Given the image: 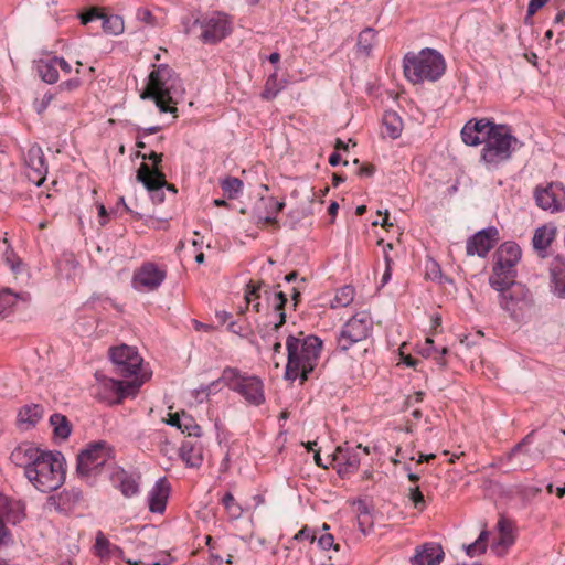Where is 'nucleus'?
Returning a JSON list of instances; mask_svg holds the SVG:
<instances>
[{
  "instance_id": "nucleus-23",
  "label": "nucleus",
  "mask_w": 565,
  "mask_h": 565,
  "mask_svg": "<svg viewBox=\"0 0 565 565\" xmlns=\"http://www.w3.org/2000/svg\"><path fill=\"white\" fill-rule=\"evenodd\" d=\"M170 486L166 478L159 479L148 494L149 510L162 513L166 509Z\"/></svg>"
},
{
  "instance_id": "nucleus-42",
  "label": "nucleus",
  "mask_w": 565,
  "mask_h": 565,
  "mask_svg": "<svg viewBox=\"0 0 565 565\" xmlns=\"http://www.w3.org/2000/svg\"><path fill=\"white\" fill-rule=\"evenodd\" d=\"M221 188L228 199H234L243 189V182L238 178L227 177L221 182Z\"/></svg>"
},
{
  "instance_id": "nucleus-31",
  "label": "nucleus",
  "mask_w": 565,
  "mask_h": 565,
  "mask_svg": "<svg viewBox=\"0 0 565 565\" xmlns=\"http://www.w3.org/2000/svg\"><path fill=\"white\" fill-rule=\"evenodd\" d=\"M43 415V408L38 404L25 405L19 412V420L23 424L35 425Z\"/></svg>"
},
{
  "instance_id": "nucleus-55",
  "label": "nucleus",
  "mask_w": 565,
  "mask_h": 565,
  "mask_svg": "<svg viewBox=\"0 0 565 565\" xmlns=\"http://www.w3.org/2000/svg\"><path fill=\"white\" fill-rule=\"evenodd\" d=\"M437 348L434 345V341L430 338H427L424 345L419 350L420 354L425 358H429L433 353H436Z\"/></svg>"
},
{
  "instance_id": "nucleus-27",
  "label": "nucleus",
  "mask_w": 565,
  "mask_h": 565,
  "mask_svg": "<svg viewBox=\"0 0 565 565\" xmlns=\"http://www.w3.org/2000/svg\"><path fill=\"white\" fill-rule=\"evenodd\" d=\"M384 136L397 139L403 130V120L396 111L388 110L383 115Z\"/></svg>"
},
{
  "instance_id": "nucleus-26",
  "label": "nucleus",
  "mask_w": 565,
  "mask_h": 565,
  "mask_svg": "<svg viewBox=\"0 0 565 565\" xmlns=\"http://www.w3.org/2000/svg\"><path fill=\"white\" fill-rule=\"evenodd\" d=\"M497 529L499 531V539L492 548L495 550V552L499 554L500 547L507 550L509 546L513 544V525L510 520L505 518H500L497 523Z\"/></svg>"
},
{
  "instance_id": "nucleus-43",
  "label": "nucleus",
  "mask_w": 565,
  "mask_h": 565,
  "mask_svg": "<svg viewBox=\"0 0 565 565\" xmlns=\"http://www.w3.org/2000/svg\"><path fill=\"white\" fill-rule=\"evenodd\" d=\"M222 504L232 519H238L243 514L242 507L235 501L231 492L223 495Z\"/></svg>"
},
{
  "instance_id": "nucleus-4",
  "label": "nucleus",
  "mask_w": 565,
  "mask_h": 565,
  "mask_svg": "<svg viewBox=\"0 0 565 565\" xmlns=\"http://www.w3.org/2000/svg\"><path fill=\"white\" fill-rule=\"evenodd\" d=\"M224 383L230 390L239 394L248 404L259 406L265 402L263 381L256 375H249L241 372L236 367H225L218 380L206 386H202L196 392V398L200 394L206 397L217 390L220 383Z\"/></svg>"
},
{
  "instance_id": "nucleus-52",
  "label": "nucleus",
  "mask_w": 565,
  "mask_h": 565,
  "mask_svg": "<svg viewBox=\"0 0 565 565\" xmlns=\"http://www.w3.org/2000/svg\"><path fill=\"white\" fill-rule=\"evenodd\" d=\"M137 157L141 158L142 160H150L153 163V167L151 169H159V163L162 161V154L157 153L154 151H151L149 154L137 152Z\"/></svg>"
},
{
  "instance_id": "nucleus-10",
  "label": "nucleus",
  "mask_w": 565,
  "mask_h": 565,
  "mask_svg": "<svg viewBox=\"0 0 565 565\" xmlns=\"http://www.w3.org/2000/svg\"><path fill=\"white\" fill-rule=\"evenodd\" d=\"M111 448L104 440L90 443L77 455L76 472L82 478L96 477L108 463Z\"/></svg>"
},
{
  "instance_id": "nucleus-54",
  "label": "nucleus",
  "mask_w": 565,
  "mask_h": 565,
  "mask_svg": "<svg viewBox=\"0 0 565 565\" xmlns=\"http://www.w3.org/2000/svg\"><path fill=\"white\" fill-rule=\"evenodd\" d=\"M466 554L470 557H473L476 555L483 554L486 552V547L476 541L467 546H465Z\"/></svg>"
},
{
  "instance_id": "nucleus-51",
  "label": "nucleus",
  "mask_w": 565,
  "mask_h": 565,
  "mask_svg": "<svg viewBox=\"0 0 565 565\" xmlns=\"http://www.w3.org/2000/svg\"><path fill=\"white\" fill-rule=\"evenodd\" d=\"M3 243L7 245L6 250L3 252L4 260L12 269H15V260H18V257L11 246L8 245V241L6 238L3 239Z\"/></svg>"
},
{
  "instance_id": "nucleus-46",
  "label": "nucleus",
  "mask_w": 565,
  "mask_h": 565,
  "mask_svg": "<svg viewBox=\"0 0 565 565\" xmlns=\"http://www.w3.org/2000/svg\"><path fill=\"white\" fill-rule=\"evenodd\" d=\"M137 19L148 25H157V20L153 17L152 12L145 8H140L137 10Z\"/></svg>"
},
{
  "instance_id": "nucleus-40",
  "label": "nucleus",
  "mask_w": 565,
  "mask_h": 565,
  "mask_svg": "<svg viewBox=\"0 0 565 565\" xmlns=\"http://www.w3.org/2000/svg\"><path fill=\"white\" fill-rule=\"evenodd\" d=\"M179 430L186 433L189 436L195 437H199L202 434L201 427L195 423L194 418L185 412H181V425Z\"/></svg>"
},
{
  "instance_id": "nucleus-3",
  "label": "nucleus",
  "mask_w": 565,
  "mask_h": 565,
  "mask_svg": "<svg viewBox=\"0 0 565 565\" xmlns=\"http://www.w3.org/2000/svg\"><path fill=\"white\" fill-rule=\"evenodd\" d=\"M183 94L184 87L178 74L168 64H159L150 73L140 98L153 100L160 113H170L175 117V105Z\"/></svg>"
},
{
  "instance_id": "nucleus-30",
  "label": "nucleus",
  "mask_w": 565,
  "mask_h": 565,
  "mask_svg": "<svg viewBox=\"0 0 565 565\" xmlns=\"http://www.w3.org/2000/svg\"><path fill=\"white\" fill-rule=\"evenodd\" d=\"M260 202L268 210V213L266 216L259 215L258 216L259 222H263L265 224H276L277 215L284 209L285 203L278 202L271 196H269L267 199L262 198Z\"/></svg>"
},
{
  "instance_id": "nucleus-6",
  "label": "nucleus",
  "mask_w": 565,
  "mask_h": 565,
  "mask_svg": "<svg viewBox=\"0 0 565 565\" xmlns=\"http://www.w3.org/2000/svg\"><path fill=\"white\" fill-rule=\"evenodd\" d=\"M445 70L443 55L433 49H424L417 54L407 53L404 56V74L414 84L435 82L441 77Z\"/></svg>"
},
{
  "instance_id": "nucleus-32",
  "label": "nucleus",
  "mask_w": 565,
  "mask_h": 565,
  "mask_svg": "<svg viewBox=\"0 0 565 565\" xmlns=\"http://www.w3.org/2000/svg\"><path fill=\"white\" fill-rule=\"evenodd\" d=\"M38 72L41 78L47 84H54L58 81V71L53 63V57L47 61H40Z\"/></svg>"
},
{
  "instance_id": "nucleus-12",
  "label": "nucleus",
  "mask_w": 565,
  "mask_h": 565,
  "mask_svg": "<svg viewBox=\"0 0 565 565\" xmlns=\"http://www.w3.org/2000/svg\"><path fill=\"white\" fill-rule=\"evenodd\" d=\"M109 358L114 365V372L121 377H134L132 381L145 382L141 375L142 358L137 350L127 344H121L109 349Z\"/></svg>"
},
{
  "instance_id": "nucleus-62",
  "label": "nucleus",
  "mask_w": 565,
  "mask_h": 565,
  "mask_svg": "<svg viewBox=\"0 0 565 565\" xmlns=\"http://www.w3.org/2000/svg\"><path fill=\"white\" fill-rule=\"evenodd\" d=\"M373 173L374 167L372 164H363L359 170V174L362 177H372Z\"/></svg>"
},
{
  "instance_id": "nucleus-7",
  "label": "nucleus",
  "mask_w": 565,
  "mask_h": 565,
  "mask_svg": "<svg viewBox=\"0 0 565 565\" xmlns=\"http://www.w3.org/2000/svg\"><path fill=\"white\" fill-rule=\"evenodd\" d=\"M96 383L92 386L96 399L107 404H119L122 399L135 396L142 381H118L98 372L95 373Z\"/></svg>"
},
{
  "instance_id": "nucleus-9",
  "label": "nucleus",
  "mask_w": 565,
  "mask_h": 565,
  "mask_svg": "<svg viewBox=\"0 0 565 565\" xmlns=\"http://www.w3.org/2000/svg\"><path fill=\"white\" fill-rule=\"evenodd\" d=\"M494 257L495 263L489 284L490 286L501 287L502 280H514L516 276L515 266L521 259V248L514 242H505L499 246Z\"/></svg>"
},
{
  "instance_id": "nucleus-41",
  "label": "nucleus",
  "mask_w": 565,
  "mask_h": 565,
  "mask_svg": "<svg viewBox=\"0 0 565 565\" xmlns=\"http://www.w3.org/2000/svg\"><path fill=\"white\" fill-rule=\"evenodd\" d=\"M19 297V295L11 292L9 289L0 291V319H3L7 316L15 305Z\"/></svg>"
},
{
  "instance_id": "nucleus-2",
  "label": "nucleus",
  "mask_w": 565,
  "mask_h": 565,
  "mask_svg": "<svg viewBox=\"0 0 565 565\" xmlns=\"http://www.w3.org/2000/svg\"><path fill=\"white\" fill-rule=\"evenodd\" d=\"M322 349V340L316 335H288L286 339L287 364L285 377L303 383L317 366Z\"/></svg>"
},
{
  "instance_id": "nucleus-50",
  "label": "nucleus",
  "mask_w": 565,
  "mask_h": 565,
  "mask_svg": "<svg viewBox=\"0 0 565 565\" xmlns=\"http://www.w3.org/2000/svg\"><path fill=\"white\" fill-rule=\"evenodd\" d=\"M548 1L550 0H530L525 20L534 15L537 12V10L544 7Z\"/></svg>"
},
{
  "instance_id": "nucleus-20",
  "label": "nucleus",
  "mask_w": 565,
  "mask_h": 565,
  "mask_svg": "<svg viewBox=\"0 0 565 565\" xmlns=\"http://www.w3.org/2000/svg\"><path fill=\"white\" fill-rule=\"evenodd\" d=\"M139 477L129 473L120 467H114L110 472V480L113 484L126 498H131L139 492Z\"/></svg>"
},
{
  "instance_id": "nucleus-37",
  "label": "nucleus",
  "mask_w": 565,
  "mask_h": 565,
  "mask_svg": "<svg viewBox=\"0 0 565 565\" xmlns=\"http://www.w3.org/2000/svg\"><path fill=\"white\" fill-rule=\"evenodd\" d=\"M114 544L105 536L102 531H98L95 537V555L100 558H107L111 556V548Z\"/></svg>"
},
{
  "instance_id": "nucleus-8",
  "label": "nucleus",
  "mask_w": 565,
  "mask_h": 565,
  "mask_svg": "<svg viewBox=\"0 0 565 565\" xmlns=\"http://www.w3.org/2000/svg\"><path fill=\"white\" fill-rule=\"evenodd\" d=\"M502 286H491L499 292V305L511 318L519 319L526 308L532 306L530 290L514 280H502Z\"/></svg>"
},
{
  "instance_id": "nucleus-17",
  "label": "nucleus",
  "mask_w": 565,
  "mask_h": 565,
  "mask_svg": "<svg viewBox=\"0 0 565 565\" xmlns=\"http://www.w3.org/2000/svg\"><path fill=\"white\" fill-rule=\"evenodd\" d=\"M369 455V448L358 445L354 448L339 446L332 455V461L338 465V472L341 476L352 473L359 469L361 455Z\"/></svg>"
},
{
  "instance_id": "nucleus-5",
  "label": "nucleus",
  "mask_w": 565,
  "mask_h": 565,
  "mask_svg": "<svg viewBox=\"0 0 565 565\" xmlns=\"http://www.w3.org/2000/svg\"><path fill=\"white\" fill-rule=\"evenodd\" d=\"M34 467L28 470V480L43 493L58 489L65 481V458L61 451L43 450Z\"/></svg>"
},
{
  "instance_id": "nucleus-1",
  "label": "nucleus",
  "mask_w": 565,
  "mask_h": 565,
  "mask_svg": "<svg viewBox=\"0 0 565 565\" xmlns=\"http://www.w3.org/2000/svg\"><path fill=\"white\" fill-rule=\"evenodd\" d=\"M461 139L467 146L483 143L480 160L488 169H495L509 161L522 142L512 135L507 125L495 124L489 118H472L461 129Z\"/></svg>"
},
{
  "instance_id": "nucleus-19",
  "label": "nucleus",
  "mask_w": 565,
  "mask_h": 565,
  "mask_svg": "<svg viewBox=\"0 0 565 565\" xmlns=\"http://www.w3.org/2000/svg\"><path fill=\"white\" fill-rule=\"evenodd\" d=\"M25 164L30 169L29 179L40 186L44 183L47 174V164L42 148L39 145H32L24 157Z\"/></svg>"
},
{
  "instance_id": "nucleus-16",
  "label": "nucleus",
  "mask_w": 565,
  "mask_h": 565,
  "mask_svg": "<svg viewBox=\"0 0 565 565\" xmlns=\"http://www.w3.org/2000/svg\"><path fill=\"white\" fill-rule=\"evenodd\" d=\"M167 273L153 263H145L132 277V287L136 290L153 291L166 279Z\"/></svg>"
},
{
  "instance_id": "nucleus-14",
  "label": "nucleus",
  "mask_w": 565,
  "mask_h": 565,
  "mask_svg": "<svg viewBox=\"0 0 565 565\" xmlns=\"http://www.w3.org/2000/svg\"><path fill=\"white\" fill-rule=\"evenodd\" d=\"M534 199L539 207L555 213L565 207V190L561 183H551L547 186H537Z\"/></svg>"
},
{
  "instance_id": "nucleus-56",
  "label": "nucleus",
  "mask_w": 565,
  "mask_h": 565,
  "mask_svg": "<svg viewBox=\"0 0 565 565\" xmlns=\"http://www.w3.org/2000/svg\"><path fill=\"white\" fill-rule=\"evenodd\" d=\"M53 63H55L56 68H61L66 74H70L72 71L70 63L63 57L54 56Z\"/></svg>"
},
{
  "instance_id": "nucleus-44",
  "label": "nucleus",
  "mask_w": 565,
  "mask_h": 565,
  "mask_svg": "<svg viewBox=\"0 0 565 565\" xmlns=\"http://www.w3.org/2000/svg\"><path fill=\"white\" fill-rule=\"evenodd\" d=\"M409 500L412 501L415 509L423 511L426 507L424 494L420 492L418 487L411 488Z\"/></svg>"
},
{
  "instance_id": "nucleus-39",
  "label": "nucleus",
  "mask_w": 565,
  "mask_h": 565,
  "mask_svg": "<svg viewBox=\"0 0 565 565\" xmlns=\"http://www.w3.org/2000/svg\"><path fill=\"white\" fill-rule=\"evenodd\" d=\"M426 277L433 281H437L440 285L452 282V280L449 277L443 274L440 266L435 260L427 262Z\"/></svg>"
},
{
  "instance_id": "nucleus-38",
  "label": "nucleus",
  "mask_w": 565,
  "mask_h": 565,
  "mask_svg": "<svg viewBox=\"0 0 565 565\" xmlns=\"http://www.w3.org/2000/svg\"><path fill=\"white\" fill-rule=\"evenodd\" d=\"M287 302V297L282 291L275 292L273 295L271 305L275 311L279 313V321L274 324L273 330L278 331V329L285 323L286 315L284 312L285 305Z\"/></svg>"
},
{
  "instance_id": "nucleus-11",
  "label": "nucleus",
  "mask_w": 565,
  "mask_h": 565,
  "mask_svg": "<svg viewBox=\"0 0 565 565\" xmlns=\"http://www.w3.org/2000/svg\"><path fill=\"white\" fill-rule=\"evenodd\" d=\"M373 319L367 311L352 316L341 328L337 338V349L348 351L354 343L365 340L372 332Z\"/></svg>"
},
{
  "instance_id": "nucleus-21",
  "label": "nucleus",
  "mask_w": 565,
  "mask_h": 565,
  "mask_svg": "<svg viewBox=\"0 0 565 565\" xmlns=\"http://www.w3.org/2000/svg\"><path fill=\"white\" fill-rule=\"evenodd\" d=\"M44 449H41L39 447H34L30 444H23L18 446L10 455L11 461L20 467H23L24 469V476H28L29 468L34 467V463L36 460H39L40 456L42 455V451Z\"/></svg>"
},
{
  "instance_id": "nucleus-47",
  "label": "nucleus",
  "mask_w": 565,
  "mask_h": 565,
  "mask_svg": "<svg viewBox=\"0 0 565 565\" xmlns=\"http://www.w3.org/2000/svg\"><path fill=\"white\" fill-rule=\"evenodd\" d=\"M318 544L323 550L333 548L334 551H339V544H334V539L331 534H323L319 537Z\"/></svg>"
},
{
  "instance_id": "nucleus-53",
  "label": "nucleus",
  "mask_w": 565,
  "mask_h": 565,
  "mask_svg": "<svg viewBox=\"0 0 565 565\" xmlns=\"http://www.w3.org/2000/svg\"><path fill=\"white\" fill-rule=\"evenodd\" d=\"M61 498L70 503H77L82 500V491L78 489H72L71 491H64Z\"/></svg>"
},
{
  "instance_id": "nucleus-28",
  "label": "nucleus",
  "mask_w": 565,
  "mask_h": 565,
  "mask_svg": "<svg viewBox=\"0 0 565 565\" xmlns=\"http://www.w3.org/2000/svg\"><path fill=\"white\" fill-rule=\"evenodd\" d=\"M555 235L556 228L553 226L544 225L536 228L532 238L533 247L539 252H544L554 241Z\"/></svg>"
},
{
  "instance_id": "nucleus-35",
  "label": "nucleus",
  "mask_w": 565,
  "mask_h": 565,
  "mask_svg": "<svg viewBox=\"0 0 565 565\" xmlns=\"http://www.w3.org/2000/svg\"><path fill=\"white\" fill-rule=\"evenodd\" d=\"M375 41V31L372 28L364 29L358 36V52L367 56L370 55Z\"/></svg>"
},
{
  "instance_id": "nucleus-22",
  "label": "nucleus",
  "mask_w": 565,
  "mask_h": 565,
  "mask_svg": "<svg viewBox=\"0 0 565 565\" xmlns=\"http://www.w3.org/2000/svg\"><path fill=\"white\" fill-rule=\"evenodd\" d=\"M444 551L439 544L426 543L416 550L412 557L413 565H438L444 558Z\"/></svg>"
},
{
  "instance_id": "nucleus-33",
  "label": "nucleus",
  "mask_w": 565,
  "mask_h": 565,
  "mask_svg": "<svg viewBox=\"0 0 565 565\" xmlns=\"http://www.w3.org/2000/svg\"><path fill=\"white\" fill-rule=\"evenodd\" d=\"M102 26L103 30L113 35H118L124 32V20L119 15H108L102 12Z\"/></svg>"
},
{
  "instance_id": "nucleus-59",
  "label": "nucleus",
  "mask_w": 565,
  "mask_h": 565,
  "mask_svg": "<svg viewBox=\"0 0 565 565\" xmlns=\"http://www.w3.org/2000/svg\"><path fill=\"white\" fill-rule=\"evenodd\" d=\"M167 424L179 429L181 425V413L169 414Z\"/></svg>"
},
{
  "instance_id": "nucleus-63",
  "label": "nucleus",
  "mask_w": 565,
  "mask_h": 565,
  "mask_svg": "<svg viewBox=\"0 0 565 565\" xmlns=\"http://www.w3.org/2000/svg\"><path fill=\"white\" fill-rule=\"evenodd\" d=\"M392 248H393V245L390 243L386 244L383 248L385 265L388 268L392 267V264H393V260L391 259L390 254H388V250H391Z\"/></svg>"
},
{
  "instance_id": "nucleus-18",
  "label": "nucleus",
  "mask_w": 565,
  "mask_h": 565,
  "mask_svg": "<svg viewBox=\"0 0 565 565\" xmlns=\"http://www.w3.org/2000/svg\"><path fill=\"white\" fill-rule=\"evenodd\" d=\"M498 234V230L494 226H490L470 236L466 245L467 255H477L479 257L487 256L493 248Z\"/></svg>"
},
{
  "instance_id": "nucleus-25",
  "label": "nucleus",
  "mask_w": 565,
  "mask_h": 565,
  "mask_svg": "<svg viewBox=\"0 0 565 565\" xmlns=\"http://www.w3.org/2000/svg\"><path fill=\"white\" fill-rule=\"evenodd\" d=\"M179 455L186 467L190 468L200 467L203 461L201 446L189 440L182 443Z\"/></svg>"
},
{
  "instance_id": "nucleus-24",
  "label": "nucleus",
  "mask_w": 565,
  "mask_h": 565,
  "mask_svg": "<svg viewBox=\"0 0 565 565\" xmlns=\"http://www.w3.org/2000/svg\"><path fill=\"white\" fill-rule=\"evenodd\" d=\"M551 290L558 298H565V258L556 256L550 265Z\"/></svg>"
},
{
  "instance_id": "nucleus-13",
  "label": "nucleus",
  "mask_w": 565,
  "mask_h": 565,
  "mask_svg": "<svg viewBox=\"0 0 565 565\" xmlns=\"http://www.w3.org/2000/svg\"><path fill=\"white\" fill-rule=\"evenodd\" d=\"M199 35L203 43L215 44L232 32V23L223 13H214L200 22Z\"/></svg>"
},
{
  "instance_id": "nucleus-57",
  "label": "nucleus",
  "mask_w": 565,
  "mask_h": 565,
  "mask_svg": "<svg viewBox=\"0 0 565 565\" xmlns=\"http://www.w3.org/2000/svg\"><path fill=\"white\" fill-rule=\"evenodd\" d=\"M247 288L248 289L246 290V294H245V300L247 303H250L253 301V297L259 298L258 287L253 286L252 284H248Z\"/></svg>"
},
{
  "instance_id": "nucleus-48",
  "label": "nucleus",
  "mask_w": 565,
  "mask_h": 565,
  "mask_svg": "<svg viewBox=\"0 0 565 565\" xmlns=\"http://www.w3.org/2000/svg\"><path fill=\"white\" fill-rule=\"evenodd\" d=\"M100 18H102V12L97 8H93L90 10H88L87 12L82 13L79 15L82 24H85V25L94 20H99Z\"/></svg>"
},
{
  "instance_id": "nucleus-29",
  "label": "nucleus",
  "mask_w": 565,
  "mask_h": 565,
  "mask_svg": "<svg viewBox=\"0 0 565 565\" xmlns=\"http://www.w3.org/2000/svg\"><path fill=\"white\" fill-rule=\"evenodd\" d=\"M50 425L53 428V435L55 438L65 440L71 434V423L66 416L55 413L50 417Z\"/></svg>"
},
{
  "instance_id": "nucleus-15",
  "label": "nucleus",
  "mask_w": 565,
  "mask_h": 565,
  "mask_svg": "<svg viewBox=\"0 0 565 565\" xmlns=\"http://www.w3.org/2000/svg\"><path fill=\"white\" fill-rule=\"evenodd\" d=\"M137 181L151 193V199L156 203L164 201L163 188L167 184L166 177L161 170L150 169L146 162H142L137 171Z\"/></svg>"
},
{
  "instance_id": "nucleus-34",
  "label": "nucleus",
  "mask_w": 565,
  "mask_h": 565,
  "mask_svg": "<svg viewBox=\"0 0 565 565\" xmlns=\"http://www.w3.org/2000/svg\"><path fill=\"white\" fill-rule=\"evenodd\" d=\"M284 89V84L278 81L277 71L268 76L266 79L264 90L262 92V98L266 100L274 99Z\"/></svg>"
},
{
  "instance_id": "nucleus-60",
  "label": "nucleus",
  "mask_w": 565,
  "mask_h": 565,
  "mask_svg": "<svg viewBox=\"0 0 565 565\" xmlns=\"http://www.w3.org/2000/svg\"><path fill=\"white\" fill-rule=\"evenodd\" d=\"M161 129L160 126H152L149 128H141L138 130V138L145 137L150 134H156Z\"/></svg>"
},
{
  "instance_id": "nucleus-64",
  "label": "nucleus",
  "mask_w": 565,
  "mask_h": 565,
  "mask_svg": "<svg viewBox=\"0 0 565 565\" xmlns=\"http://www.w3.org/2000/svg\"><path fill=\"white\" fill-rule=\"evenodd\" d=\"M98 216L100 218L99 223L105 225L107 222V210L103 204L98 205Z\"/></svg>"
},
{
  "instance_id": "nucleus-49",
  "label": "nucleus",
  "mask_w": 565,
  "mask_h": 565,
  "mask_svg": "<svg viewBox=\"0 0 565 565\" xmlns=\"http://www.w3.org/2000/svg\"><path fill=\"white\" fill-rule=\"evenodd\" d=\"M202 20H200L199 18H194V19H191V18H184L182 20V25H183V32L185 34H191L195 31V29L199 26L200 28V22Z\"/></svg>"
},
{
  "instance_id": "nucleus-58",
  "label": "nucleus",
  "mask_w": 565,
  "mask_h": 565,
  "mask_svg": "<svg viewBox=\"0 0 565 565\" xmlns=\"http://www.w3.org/2000/svg\"><path fill=\"white\" fill-rule=\"evenodd\" d=\"M10 541V534L6 527L2 519L0 518V546L7 544Z\"/></svg>"
},
{
  "instance_id": "nucleus-36",
  "label": "nucleus",
  "mask_w": 565,
  "mask_h": 565,
  "mask_svg": "<svg viewBox=\"0 0 565 565\" xmlns=\"http://www.w3.org/2000/svg\"><path fill=\"white\" fill-rule=\"evenodd\" d=\"M354 298V288L350 285L343 286L335 291L331 301V308H343L349 306Z\"/></svg>"
},
{
  "instance_id": "nucleus-61",
  "label": "nucleus",
  "mask_w": 565,
  "mask_h": 565,
  "mask_svg": "<svg viewBox=\"0 0 565 565\" xmlns=\"http://www.w3.org/2000/svg\"><path fill=\"white\" fill-rule=\"evenodd\" d=\"M423 397H424V393L418 391V392H415L413 395H409L407 397V404L408 405H413L415 403H420L423 401Z\"/></svg>"
},
{
  "instance_id": "nucleus-45",
  "label": "nucleus",
  "mask_w": 565,
  "mask_h": 565,
  "mask_svg": "<svg viewBox=\"0 0 565 565\" xmlns=\"http://www.w3.org/2000/svg\"><path fill=\"white\" fill-rule=\"evenodd\" d=\"M533 433L525 436L518 445H515L511 451L508 454V459H512L516 457L519 454H525L526 450L524 447L530 444Z\"/></svg>"
}]
</instances>
